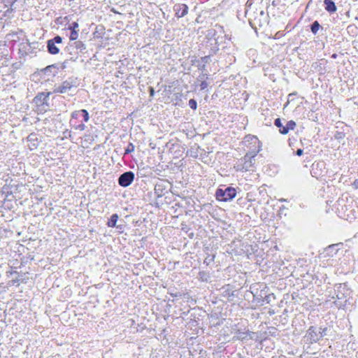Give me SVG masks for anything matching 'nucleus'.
<instances>
[{"label": "nucleus", "instance_id": "obj_1", "mask_svg": "<svg viewBox=\"0 0 358 358\" xmlns=\"http://www.w3.org/2000/svg\"><path fill=\"white\" fill-rule=\"evenodd\" d=\"M338 216L344 220H350L358 217V201L352 197L345 196L337 201Z\"/></svg>", "mask_w": 358, "mask_h": 358}, {"label": "nucleus", "instance_id": "obj_2", "mask_svg": "<svg viewBox=\"0 0 358 358\" xmlns=\"http://www.w3.org/2000/svg\"><path fill=\"white\" fill-rule=\"evenodd\" d=\"M329 301L334 299V303L339 308H344L346 306L348 300L350 298V290L348 288L345 284L335 285L333 288H330L328 291Z\"/></svg>", "mask_w": 358, "mask_h": 358}, {"label": "nucleus", "instance_id": "obj_3", "mask_svg": "<svg viewBox=\"0 0 358 358\" xmlns=\"http://www.w3.org/2000/svg\"><path fill=\"white\" fill-rule=\"evenodd\" d=\"M89 120L88 112L85 109H81L71 113L69 124L74 129L83 131L86 128L85 122H87Z\"/></svg>", "mask_w": 358, "mask_h": 358}, {"label": "nucleus", "instance_id": "obj_4", "mask_svg": "<svg viewBox=\"0 0 358 358\" xmlns=\"http://www.w3.org/2000/svg\"><path fill=\"white\" fill-rule=\"evenodd\" d=\"M245 17L248 18V21L251 26H253V24L262 26L260 17H265L264 10H260L259 13L254 10V8L252 6V3L250 2V0H248L245 4Z\"/></svg>", "mask_w": 358, "mask_h": 358}, {"label": "nucleus", "instance_id": "obj_5", "mask_svg": "<svg viewBox=\"0 0 358 358\" xmlns=\"http://www.w3.org/2000/svg\"><path fill=\"white\" fill-rule=\"evenodd\" d=\"M255 157L254 153H247L243 158L238 160L236 164L237 170L241 171H253L254 164L255 163Z\"/></svg>", "mask_w": 358, "mask_h": 358}, {"label": "nucleus", "instance_id": "obj_6", "mask_svg": "<svg viewBox=\"0 0 358 358\" xmlns=\"http://www.w3.org/2000/svg\"><path fill=\"white\" fill-rule=\"evenodd\" d=\"M310 173L317 179H322L327 173L325 162L324 161L315 162L311 166Z\"/></svg>", "mask_w": 358, "mask_h": 358}, {"label": "nucleus", "instance_id": "obj_7", "mask_svg": "<svg viewBox=\"0 0 358 358\" xmlns=\"http://www.w3.org/2000/svg\"><path fill=\"white\" fill-rule=\"evenodd\" d=\"M236 195V190L234 187H228L224 189L219 188L217 189L215 196L217 200L228 201L233 199Z\"/></svg>", "mask_w": 358, "mask_h": 358}, {"label": "nucleus", "instance_id": "obj_8", "mask_svg": "<svg viewBox=\"0 0 358 358\" xmlns=\"http://www.w3.org/2000/svg\"><path fill=\"white\" fill-rule=\"evenodd\" d=\"M243 143L254 155L260 151V142L257 136L248 135L244 138Z\"/></svg>", "mask_w": 358, "mask_h": 358}, {"label": "nucleus", "instance_id": "obj_9", "mask_svg": "<svg viewBox=\"0 0 358 358\" xmlns=\"http://www.w3.org/2000/svg\"><path fill=\"white\" fill-rule=\"evenodd\" d=\"M76 86L77 85L76 79L73 78H69L67 80L62 82V84L55 86L53 89V92L64 94L71 90L72 87H76Z\"/></svg>", "mask_w": 358, "mask_h": 358}, {"label": "nucleus", "instance_id": "obj_10", "mask_svg": "<svg viewBox=\"0 0 358 358\" xmlns=\"http://www.w3.org/2000/svg\"><path fill=\"white\" fill-rule=\"evenodd\" d=\"M62 43V38L59 36H56L52 39L47 41L48 52L51 55H57L59 52V48L56 44H61Z\"/></svg>", "mask_w": 358, "mask_h": 358}, {"label": "nucleus", "instance_id": "obj_11", "mask_svg": "<svg viewBox=\"0 0 358 358\" xmlns=\"http://www.w3.org/2000/svg\"><path fill=\"white\" fill-rule=\"evenodd\" d=\"M134 180V173L132 171H127L121 174L118 178V184L121 187H128Z\"/></svg>", "mask_w": 358, "mask_h": 358}, {"label": "nucleus", "instance_id": "obj_12", "mask_svg": "<svg viewBox=\"0 0 358 358\" xmlns=\"http://www.w3.org/2000/svg\"><path fill=\"white\" fill-rule=\"evenodd\" d=\"M343 243H338L336 244H331L327 246L324 250V256L329 257H333L336 256L340 250H343Z\"/></svg>", "mask_w": 358, "mask_h": 358}, {"label": "nucleus", "instance_id": "obj_13", "mask_svg": "<svg viewBox=\"0 0 358 358\" xmlns=\"http://www.w3.org/2000/svg\"><path fill=\"white\" fill-rule=\"evenodd\" d=\"M173 10L177 17H182L187 14L188 6L185 3H176L173 6Z\"/></svg>", "mask_w": 358, "mask_h": 358}, {"label": "nucleus", "instance_id": "obj_14", "mask_svg": "<svg viewBox=\"0 0 358 358\" xmlns=\"http://www.w3.org/2000/svg\"><path fill=\"white\" fill-rule=\"evenodd\" d=\"M307 336L311 342H317L323 337V335L315 327H310L307 331Z\"/></svg>", "mask_w": 358, "mask_h": 358}, {"label": "nucleus", "instance_id": "obj_15", "mask_svg": "<svg viewBox=\"0 0 358 358\" xmlns=\"http://www.w3.org/2000/svg\"><path fill=\"white\" fill-rule=\"evenodd\" d=\"M50 94V92H41L36 95L35 97V100L36 103L41 104V105H48V101L49 99V96Z\"/></svg>", "mask_w": 358, "mask_h": 358}, {"label": "nucleus", "instance_id": "obj_16", "mask_svg": "<svg viewBox=\"0 0 358 358\" xmlns=\"http://www.w3.org/2000/svg\"><path fill=\"white\" fill-rule=\"evenodd\" d=\"M31 49V43L28 41L22 42L19 45V52L21 55L24 56L30 53Z\"/></svg>", "mask_w": 358, "mask_h": 358}, {"label": "nucleus", "instance_id": "obj_17", "mask_svg": "<svg viewBox=\"0 0 358 358\" xmlns=\"http://www.w3.org/2000/svg\"><path fill=\"white\" fill-rule=\"evenodd\" d=\"M337 124L341 125V131H336L334 137L335 139L341 141L345 136V130L348 129V126L344 124L343 122H338Z\"/></svg>", "mask_w": 358, "mask_h": 358}, {"label": "nucleus", "instance_id": "obj_18", "mask_svg": "<svg viewBox=\"0 0 358 358\" xmlns=\"http://www.w3.org/2000/svg\"><path fill=\"white\" fill-rule=\"evenodd\" d=\"M324 8L329 13H335L337 10L334 0H324Z\"/></svg>", "mask_w": 358, "mask_h": 358}, {"label": "nucleus", "instance_id": "obj_19", "mask_svg": "<svg viewBox=\"0 0 358 358\" xmlns=\"http://www.w3.org/2000/svg\"><path fill=\"white\" fill-rule=\"evenodd\" d=\"M59 68L57 64H52L46 66L43 71L45 74L55 76L58 73Z\"/></svg>", "mask_w": 358, "mask_h": 358}, {"label": "nucleus", "instance_id": "obj_20", "mask_svg": "<svg viewBox=\"0 0 358 358\" xmlns=\"http://www.w3.org/2000/svg\"><path fill=\"white\" fill-rule=\"evenodd\" d=\"M295 127V122L293 120H289L287 122L285 127H282V129H280V133L282 134H287L289 130L294 129Z\"/></svg>", "mask_w": 358, "mask_h": 358}, {"label": "nucleus", "instance_id": "obj_21", "mask_svg": "<svg viewBox=\"0 0 358 358\" xmlns=\"http://www.w3.org/2000/svg\"><path fill=\"white\" fill-rule=\"evenodd\" d=\"M118 215L117 214H113L107 222V225L109 227H115L116 226L117 221L118 220Z\"/></svg>", "mask_w": 358, "mask_h": 358}, {"label": "nucleus", "instance_id": "obj_22", "mask_svg": "<svg viewBox=\"0 0 358 358\" xmlns=\"http://www.w3.org/2000/svg\"><path fill=\"white\" fill-rule=\"evenodd\" d=\"M229 40L230 38L228 37V36L225 34H224L223 36H217L215 38L216 44L218 45H220L222 43H225V40Z\"/></svg>", "mask_w": 358, "mask_h": 358}, {"label": "nucleus", "instance_id": "obj_23", "mask_svg": "<svg viewBox=\"0 0 358 358\" xmlns=\"http://www.w3.org/2000/svg\"><path fill=\"white\" fill-rule=\"evenodd\" d=\"M320 27L321 26L319 22L317 21H315L310 26V30L314 34H316Z\"/></svg>", "mask_w": 358, "mask_h": 358}, {"label": "nucleus", "instance_id": "obj_24", "mask_svg": "<svg viewBox=\"0 0 358 358\" xmlns=\"http://www.w3.org/2000/svg\"><path fill=\"white\" fill-rule=\"evenodd\" d=\"M214 259H215V255L208 254L203 261V263L206 264V265H209L210 264H211L212 262H214Z\"/></svg>", "mask_w": 358, "mask_h": 358}, {"label": "nucleus", "instance_id": "obj_25", "mask_svg": "<svg viewBox=\"0 0 358 358\" xmlns=\"http://www.w3.org/2000/svg\"><path fill=\"white\" fill-rule=\"evenodd\" d=\"M209 78V75L206 73L202 72L197 78L196 82H201L202 80H206Z\"/></svg>", "mask_w": 358, "mask_h": 358}, {"label": "nucleus", "instance_id": "obj_26", "mask_svg": "<svg viewBox=\"0 0 358 358\" xmlns=\"http://www.w3.org/2000/svg\"><path fill=\"white\" fill-rule=\"evenodd\" d=\"M4 3L6 7H10L13 9V7L17 0H2Z\"/></svg>", "mask_w": 358, "mask_h": 358}, {"label": "nucleus", "instance_id": "obj_27", "mask_svg": "<svg viewBox=\"0 0 358 358\" xmlns=\"http://www.w3.org/2000/svg\"><path fill=\"white\" fill-rule=\"evenodd\" d=\"M134 150V145L133 143H129L125 149L124 155H128L129 153H131Z\"/></svg>", "mask_w": 358, "mask_h": 358}, {"label": "nucleus", "instance_id": "obj_28", "mask_svg": "<svg viewBox=\"0 0 358 358\" xmlns=\"http://www.w3.org/2000/svg\"><path fill=\"white\" fill-rule=\"evenodd\" d=\"M78 33L77 30H72L70 34V40L74 41L78 38Z\"/></svg>", "mask_w": 358, "mask_h": 358}, {"label": "nucleus", "instance_id": "obj_29", "mask_svg": "<svg viewBox=\"0 0 358 358\" xmlns=\"http://www.w3.org/2000/svg\"><path fill=\"white\" fill-rule=\"evenodd\" d=\"M75 44V47L77 48V49H80V50H83V49H85V44L82 42V41H76L74 43Z\"/></svg>", "mask_w": 358, "mask_h": 358}, {"label": "nucleus", "instance_id": "obj_30", "mask_svg": "<svg viewBox=\"0 0 358 358\" xmlns=\"http://www.w3.org/2000/svg\"><path fill=\"white\" fill-rule=\"evenodd\" d=\"M189 106L193 109V110H196V107H197V103H196V101L192 99L189 101Z\"/></svg>", "mask_w": 358, "mask_h": 358}, {"label": "nucleus", "instance_id": "obj_31", "mask_svg": "<svg viewBox=\"0 0 358 358\" xmlns=\"http://www.w3.org/2000/svg\"><path fill=\"white\" fill-rule=\"evenodd\" d=\"M274 124L279 128V131H280V129H282L284 127L281 122V120L280 118H277L274 121Z\"/></svg>", "mask_w": 358, "mask_h": 358}, {"label": "nucleus", "instance_id": "obj_32", "mask_svg": "<svg viewBox=\"0 0 358 358\" xmlns=\"http://www.w3.org/2000/svg\"><path fill=\"white\" fill-rule=\"evenodd\" d=\"M199 83H200L199 86H200L201 90H204L208 86V83H207L206 80H202L201 82H199Z\"/></svg>", "mask_w": 358, "mask_h": 358}, {"label": "nucleus", "instance_id": "obj_33", "mask_svg": "<svg viewBox=\"0 0 358 358\" xmlns=\"http://www.w3.org/2000/svg\"><path fill=\"white\" fill-rule=\"evenodd\" d=\"M197 67L202 72H204L206 71V64L202 63L200 61L198 62Z\"/></svg>", "mask_w": 358, "mask_h": 358}, {"label": "nucleus", "instance_id": "obj_34", "mask_svg": "<svg viewBox=\"0 0 358 358\" xmlns=\"http://www.w3.org/2000/svg\"><path fill=\"white\" fill-rule=\"evenodd\" d=\"M210 61V56L208 55V56L202 57L201 58L200 62L206 64L209 63Z\"/></svg>", "mask_w": 358, "mask_h": 358}, {"label": "nucleus", "instance_id": "obj_35", "mask_svg": "<svg viewBox=\"0 0 358 358\" xmlns=\"http://www.w3.org/2000/svg\"><path fill=\"white\" fill-rule=\"evenodd\" d=\"M78 28V24L76 22H73L69 27V29L72 30H76Z\"/></svg>", "mask_w": 358, "mask_h": 358}, {"label": "nucleus", "instance_id": "obj_36", "mask_svg": "<svg viewBox=\"0 0 358 358\" xmlns=\"http://www.w3.org/2000/svg\"><path fill=\"white\" fill-rule=\"evenodd\" d=\"M64 134L65 135V137L66 138H71V131L66 129L64 132Z\"/></svg>", "mask_w": 358, "mask_h": 358}, {"label": "nucleus", "instance_id": "obj_37", "mask_svg": "<svg viewBox=\"0 0 358 358\" xmlns=\"http://www.w3.org/2000/svg\"><path fill=\"white\" fill-rule=\"evenodd\" d=\"M20 280L17 278L16 279H14V280H12L11 281H10V283L11 285H15V284H18L19 285L20 284Z\"/></svg>", "mask_w": 358, "mask_h": 358}, {"label": "nucleus", "instance_id": "obj_38", "mask_svg": "<svg viewBox=\"0 0 358 358\" xmlns=\"http://www.w3.org/2000/svg\"><path fill=\"white\" fill-rule=\"evenodd\" d=\"M224 296H227L228 297H230L231 296H234V294L230 290H225L224 291Z\"/></svg>", "mask_w": 358, "mask_h": 358}, {"label": "nucleus", "instance_id": "obj_39", "mask_svg": "<svg viewBox=\"0 0 358 358\" xmlns=\"http://www.w3.org/2000/svg\"><path fill=\"white\" fill-rule=\"evenodd\" d=\"M303 153V150L301 148L298 149L296 151V155H298V156H301Z\"/></svg>", "mask_w": 358, "mask_h": 358}, {"label": "nucleus", "instance_id": "obj_40", "mask_svg": "<svg viewBox=\"0 0 358 358\" xmlns=\"http://www.w3.org/2000/svg\"><path fill=\"white\" fill-rule=\"evenodd\" d=\"M352 186L355 189H358V178L353 182Z\"/></svg>", "mask_w": 358, "mask_h": 358}, {"label": "nucleus", "instance_id": "obj_41", "mask_svg": "<svg viewBox=\"0 0 358 358\" xmlns=\"http://www.w3.org/2000/svg\"><path fill=\"white\" fill-rule=\"evenodd\" d=\"M240 334V336H238L237 337L240 339H243L246 337V334L245 333H241L239 332L238 333Z\"/></svg>", "mask_w": 358, "mask_h": 358}, {"label": "nucleus", "instance_id": "obj_42", "mask_svg": "<svg viewBox=\"0 0 358 358\" xmlns=\"http://www.w3.org/2000/svg\"><path fill=\"white\" fill-rule=\"evenodd\" d=\"M326 331H327V329L324 328L323 329H320V330L318 331L319 332H322V335L323 336H324L326 335Z\"/></svg>", "mask_w": 358, "mask_h": 358}, {"label": "nucleus", "instance_id": "obj_43", "mask_svg": "<svg viewBox=\"0 0 358 358\" xmlns=\"http://www.w3.org/2000/svg\"><path fill=\"white\" fill-rule=\"evenodd\" d=\"M337 56H338V55H337V54L334 53V54H333V55L331 56V58H333V59H336V58H337Z\"/></svg>", "mask_w": 358, "mask_h": 358}, {"label": "nucleus", "instance_id": "obj_44", "mask_svg": "<svg viewBox=\"0 0 358 358\" xmlns=\"http://www.w3.org/2000/svg\"><path fill=\"white\" fill-rule=\"evenodd\" d=\"M17 278L20 280V282H25L24 279H23L22 278Z\"/></svg>", "mask_w": 358, "mask_h": 358}, {"label": "nucleus", "instance_id": "obj_45", "mask_svg": "<svg viewBox=\"0 0 358 358\" xmlns=\"http://www.w3.org/2000/svg\"><path fill=\"white\" fill-rule=\"evenodd\" d=\"M154 94V90L152 88H150V95L152 96Z\"/></svg>", "mask_w": 358, "mask_h": 358}, {"label": "nucleus", "instance_id": "obj_46", "mask_svg": "<svg viewBox=\"0 0 358 358\" xmlns=\"http://www.w3.org/2000/svg\"><path fill=\"white\" fill-rule=\"evenodd\" d=\"M17 273L16 271H13H13H10V272H9V273H10V275H12V274H13V273Z\"/></svg>", "mask_w": 358, "mask_h": 358}, {"label": "nucleus", "instance_id": "obj_47", "mask_svg": "<svg viewBox=\"0 0 358 358\" xmlns=\"http://www.w3.org/2000/svg\"><path fill=\"white\" fill-rule=\"evenodd\" d=\"M68 17H69L68 16L65 17L64 20H68Z\"/></svg>", "mask_w": 358, "mask_h": 358}, {"label": "nucleus", "instance_id": "obj_48", "mask_svg": "<svg viewBox=\"0 0 358 358\" xmlns=\"http://www.w3.org/2000/svg\"><path fill=\"white\" fill-rule=\"evenodd\" d=\"M357 145H358V136H357Z\"/></svg>", "mask_w": 358, "mask_h": 358}]
</instances>
